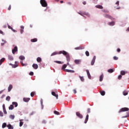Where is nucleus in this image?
<instances>
[{
  "mask_svg": "<svg viewBox=\"0 0 129 129\" xmlns=\"http://www.w3.org/2000/svg\"><path fill=\"white\" fill-rule=\"evenodd\" d=\"M58 54H62L66 56L67 61H70V55H69V53H68V52H66L65 50L60 51L58 52Z\"/></svg>",
  "mask_w": 129,
  "mask_h": 129,
  "instance_id": "nucleus-1",
  "label": "nucleus"
},
{
  "mask_svg": "<svg viewBox=\"0 0 129 129\" xmlns=\"http://www.w3.org/2000/svg\"><path fill=\"white\" fill-rule=\"evenodd\" d=\"M40 4L42 7H43V8H46L48 6L47 2H46L45 0H40Z\"/></svg>",
  "mask_w": 129,
  "mask_h": 129,
  "instance_id": "nucleus-2",
  "label": "nucleus"
},
{
  "mask_svg": "<svg viewBox=\"0 0 129 129\" xmlns=\"http://www.w3.org/2000/svg\"><path fill=\"white\" fill-rule=\"evenodd\" d=\"M128 110H129L128 108H126V107L122 108L119 111V113L122 112H123V111H128Z\"/></svg>",
  "mask_w": 129,
  "mask_h": 129,
  "instance_id": "nucleus-3",
  "label": "nucleus"
},
{
  "mask_svg": "<svg viewBox=\"0 0 129 129\" xmlns=\"http://www.w3.org/2000/svg\"><path fill=\"white\" fill-rule=\"evenodd\" d=\"M76 115L79 118H83V115L81 113H80V112H76Z\"/></svg>",
  "mask_w": 129,
  "mask_h": 129,
  "instance_id": "nucleus-4",
  "label": "nucleus"
},
{
  "mask_svg": "<svg viewBox=\"0 0 129 129\" xmlns=\"http://www.w3.org/2000/svg\"><path fill=\"white\" fill-rule=\"evenodd\" d=\"M96 59V56H94L93 59L92 60L91 62V65H92V66H93V65H94V63H95Z\"/></svg>",
  "mask_w": 129,
  "mask_h": 129,
  "instance_id": "nucleus-5",
  "label": "nucleus"
},
{
  "mask_svg": "<svg viewBox=\"0 0 129 129\" xmlns=\"http://www.w3.org/2000/svg\"><path fill=\"white\" fill-rule=\"evenodd\" d=\"M104 17L106 19H110V20H113V18H112V17L110 16V15H109L108 14H105L104 15Z\"/></svg>",
  "mask_w": 129,
  "mask_h": 129,
  "instance_id": "nucleus-6",
  "label": "nucleus"
},
{
  "mask_svg": "<svg viewBox=\"0 0 129 129\" xmlns=\"http://www.w3.org/2000/svg\"><path fill=\"white\" fill-rule=\"evenodd\" d=\"M51 94L52 95H53V96H55L56 99H58V93H55V92H52Z\"/></svg>",
  "mask_w": 129,
  "mask_h": 129,
  "instance_id": "nucleus-7",
  "label": "nucleus"
},
{
  "mask_svg": "<svg viewBox=\"0 0 129 129\" xmlns=\"http://www.w3.org/2000/svg\"><path fill=\"white\" fill-rule=\"evenodd\" d=\"M75 64L79 65V64L81 63V59H75Z\"/></svg>",
  "mask_w": 129,
  "mask_h": 129,
  "instance_id": "nucleus-8",
  "label": "nucleus"
},
{
  "mask_svg": "<svg viewBox=\"0 0 129 129\" xmlns=\"http://www.w3.org/2000/svg\"><path fill=\"white\" fill-rule=\"evenodd\" d=\"M18 51V47L15 46L14 49H12L13 54H16V52Z\"/></svg>",
  "mask_w": 129,
  "mask_h": 129,
  "instance_id": "nucleus-9",
  "label": "nucleus"
},
{
  "mask_svg": "<svg viewBox=\"0 0 129 129\" xmlns=\"http://www.w3.org/2000/svg\"><path fill=\"white\" fill-rule=\"evenodd\" d=\"M64 72H69L70 73H74L75 71L67 69V70H64Z\"/></svg>",
  "mask_w": 129,
  "mask_h": 129,
  "instance_id": "nucleus-10",
  "label": "nucleus"
},
{
  "mask_svg": "<svg viewBox=\"0 0 129 129\" xmlns=\"http://www.w3.org/2000/svg\"><path fill=\"white\" fill-rule=\"evenodd\" d=\"M87 74L88 75V77L89 79H91V76L90 75V73H89V71L88 70H87L86 71Z\"/></svg>",
  "mask_w": 129,
  "mask_h": 129,
  "instance_id": "nucleus-11",
  "label": "nucleus"
},
{
  "mask_svg": "<svg viewBox=\"0 0 129 129\" xmlns=\"http://www.w3.org/2000/svg\"><path fill=\"white\" fill-rule=\"evenodd\" d=\"M33 68L34 69L37 70V69L38 68V64L37 63H33L32 65Z\"/></svg>",
  "mask_w": 129,
  "mask_h": 129,
  "instance_id": "nucleus-12",
  "label": "nucleus"
},
{
  "mask_svg": "<svg viewBox=\"0 0 129 129\" xmlns=\"http://www.w3.org/2000/svg\"><path fill=\"white\" fill-rule=\"evenodd\" d=\"M30 98H24L23 101L25 102H29V101H30Z\"/></svg>",
  "mask_w": 129,
  "mask_h": 129,
  "instance_id": "nucleus-13",
  "label": "nucleus"
},
{
  "mask_svg": "<svg viewBox=\"0 0 129 129\" xmlns=\"http://www.w3.org/2000/svg\"><path fill=\"white\" fill-rule=\"evenodd\" d=\"M3 111L5 113V114H7V110L6 109V106H5V104L3 105Z\"/></svg>",
  "mask_w": 129,
  "mask_h": 129,
  "instance_id": "nucleus-14",
  "label": "nucleus"
},
{
  "mask_svg": "<svg viewBox=\"0 0 129 129\" xmlns=\"http://www.w3.org/2000/svg\"><path fill=\"white\" fill-rule=\"evenodd\" d=\"M89 117V115L87 114L86 115L85 121H84V123H87V121H88V118Z\"/></svg>",
  "mask_w": 129,
  "mask_h": 129,
  "instance_id": "nucleus-15",
  "label": "nucleus"
},
{
  "mask_svg": "<svg viewBox=\"0 0 129 129\" xmlns=\"http://www.w3.org/2000/svg\"><path fill=\"white\" fill-rule=\"evenodd\" d=\"M75 50H82L83 49H84V47H82V46H79L78 47H76Z\"/></svg>",
  "mask_w": 129,
  "mask_h": 129,
  "instance_id": "nucleus-16",
  "label": "nucleus"
},
{
  "mask_svg": "<svg viewBox=\"0 0 129 129\" xmlns=\"http://www.w3.org/2000/svg\"><path fill=\"white\" fill-rule=\"evenodd\" d=\"M12 89H13V85H10L8 87V92H11V90H12Z\"/></svg>",
  "mask_w": 129,
  "mask_h": 129,
  "instance_id": "nucleus-17",
  "label": "nucleus"
},
{
  "mask_svg": "<svg viewBox=\"0 0 129 129\" xmlns=\"http://www.w3.org/2000/svg\"><path fill=\"white\" fill-rule=\"evenodd\" d=\"M103 77H104L103 74H102L99 78V81H100V82H101V81L103 80Z\"/></svg>",
  "mask_w": 129,
  "mask_h": 129,
  "instance_id": "nucleus-18",
  "label": "nucleus"
},
{
  "mask_svg": "<svg viewBox=\"0 0 129 129\" xmlns=\"http://www.w3.org/2000/svg\"><path fill=\"white\" fill-rule=\"evenodd\" d=\"M95 8H96L97 9H100L101 10H102V9H103V7L101 5H97L95 6Z\"/></svg>",
  "mask_w": 129,
  "mask_h": 129,
  "instance_id": "nucleus-19",
  "label": "nucleus"
},
{
  "mask_svg": "<svg viewBox=\"0 0 129 129\" xmlns=\"http://www.w3.org/2000/svg\"><path fill=\"white\" fill-rule=\"evenodd\" d=\"M36 60H37V62H38V63H41L42 62V58H41V57H38L36 59Z\"/></svg>",
  "mask_w": 129,
  "mask_h": 129,
  "instance_id": "nucleus-20",
  "label": "nucleus"
},
{
  "mask_svg": "<svg viewBox=\"0 0 129 129\" xmlns=\"http://www.w3.org/2000/svg\"><path fill=\"white\" fill-rule=\"evenodd\" d=\"M67 67V65L66 64H63L61 70H63V71L65 72V70H67V69H65Z\"/></svg>",
  "mask_w": 129,
  "mask_h": 129,
  "instance_id": "nucleus-21",
  "label": "nucleus"
},
{
  "mask_svg": "<svg viewBox=\"0 0 129 129\" xmlns=\"http://www.w3.org/2000/svg\"><path fill=\"white\" fill-rule=\"evenodd\" d=\"M7 126L8 127V129H14V127L11 124H9Z\"/></svg>",
  "mask_w": 129,
  "mask_h": 129,
  "instance_id": "nucleus-22",
  "label": "nucleus"
},
{
  "mask_svg": "<svg viewBox=\"0 0 129 129\" xmlns=\"http://www.w3.org/2000/svg\"><path fill=\"white\" fill-rule=\"evenodd\" d=\"M128 94V92H127L126 90H124L123 91V95L125 96L126 95H127Z\"/></svg>",
  "mask_w": 129,
  "mask_h": 129,
  "instance_id": "nucleus-23",
  "label": "nucleus"
},
{
  "mask_svg": "<svg viewBox=\"0 0 129 129\" xmlns=\"http://www.w3.org/2000/svg\"><path fill=\"white\" fill-rule=\"evenodd\" d=\"M100 93L102 96H104V95H105V91H101L100 92Z\"/></svg>",
  "mask_w": 129,
  "mask_h": 129,
  "instance_id": "nucleus-24",
  "label": "nucleus"
},
{
  "mask_svg": "<svg viewBox=\"0 0 129 129\" xmlns=\"http://www.w3.org/2000/svg\"><path fill=\"white\" fill-rule=\"evenodd\" d=\"M12 105H14L15 107H17L18 106V103L16 102H13Z\"/></svg>",
  "mask_w": 129,
  "mask_h": 129,
  "instance_id": "nucleus-25",
  "label": "nucleus"
},
{
  "mask_svg": "<svg viewBox=\"0 0 129 129\" xmlns=\"http://www.w3.org/2000/svg\"><path fill=\"white\" fill-rule=\"evenodd\" d=\"M8 59H9V60H10L11 61H13V60H14V57H13V56L12 55H9Z\"/></svg>",
  "mask_w": 129,
  "mask_h": 129,
  "instance_id": "nucleus-26",
  "label": "nucleus"
},
{
  "mask_svg": "<svg viewBox=\"0 0 129 129\" xmlns=\"http://www.w3.org/2000/svg\"><path fill=\"white\" fill-rule=\"evenodd\" d=\"M2 42H3L1 43V46H4V45H5V44H6V43H7V41H6L4 39L2 40Z\"/></svg>",
  "mask_w": 129,
  "mask_h": 129,
  "instance_id": "nucleus-27",
  "label": "nucleus"
},
{
  "mask_svg": "<svg viewBox=\"0 0 129 129\" xmlns=\"http://www.w3.org/2000/svg\"><path fill=\"white\" fill-rule=\"evenodd\" d=\"M114 71V70H113V69H112L108 70V72L109 73H112Z\"/></svg>",
  "mask_w": 129,
  "mask_h": 129,
  "instance_id": "nucleus-28",
  "label": "nucleus"
},
{
  "mask_svg": "<svg viewBox=\"0 0 129 129\" xmlns=\"http://www.w3.org/2000/svg\"><path fill=\"white\" fill-rule=\"evenodd\" d=\"M13 109H14L13 105H11L9 107V109H10V110H13Z\"/></svg>",
  "mask_w": 129,
  "mask_h": 129,
  "instance_id": "nucleus-29",
  "label": "nucleus"
},
{
  "mask_svg": "<svg viewBox=\"0 0 129 129\" xmlns=\"http://www.w3.org/2000/svg\"><path fill=\"white\" fill-rule=\"evenodd\" d=\"M20 63H21V65L22 66H28V64H27V63H24L23 62V60H21V61H20Z\"/></svg>",
  "mask_w": 129,
  "mask_h": 129,
  "instance_id": "nucleus-30",
  "label": "nucleus"
},
{
  "mask_svg": "<svg viewBox=\"0 0 129 129\" xmlns=\"http://www.w3.org/2000/svg\"><path fill=\"white\" fill-rule=\"evenodd\" d=\"M109 26H114V22H111L108 23Z\"/></svg>",
  "mask_w": 129,
  "mask_h": 129,
  "instance_id": "nucleus-31",
  "label": "nucleus"
},
{
  "mask_svg": "<svg viewBox=\"0 0 129 129\" xmlns=\"http://www.w3.org/2000/svg\"><path fill=\"white\" fill-rule=\"evenodd\" d=\"M9 117L11 119H15V115H10Z\"/></svg>",
  "mask_w": 129,
  "mask_h": 129,
  "instance_id": "nucleus-32",
  "label": "nucleus"
},
{
  "mask_svg": "<svg viewBox=\"0 0 129 129\" xmlns=\"http://www.w3.org/2000/svg\"><path fill=\"white\" fill-rule=\"evenodd\" d=\"M37 41H38V39H37V38L32 39L31 40V42H37Z\"/></svg>",
  "mask_w": 129,
  "mask_h": 129,
  "instance_id": "nucleus-33",
  "label": "nucleus"
},
{
  "mask_svg": "<svg viewBox=\"0 0 129 129\" xmlns=\"http://www.w3.org/2000/svg\"><path fill=\"white\" fill-rule=\"evenodd\" d=\"M19 59L22 60H25V56L21 55V56H19Z\"/></svg>",
  "mask_w": 129,
  "mask_h": 129,
  "instance_id": "nucleus-34",
  "label": "nucleus"
},
{
  "mask_svg": "<svg viewBox=\"0 0 129 129\" xmlns=\"http://www.w3.org/2000/svg\"><path fill=\"white\" fill-rule=\"evenodd\" d=\"M53 112L54 114H56V115H59L60 114V113L56 110H54Z\"/></svg>",
  "mask_w": 129,
  "mask_h": 129,
  "instance_id": "nucleus-35",
  "label": "nucleus"
},
{
  "mask_svg": "<svg viewBox=\"0 0 129 129\" xmlns=\"http://www.w3.org/2000/svg\"><path fill=\"white\" fill-rule=\"evenodd\" d=\"M54 63H57V64H63V62L60 61H54Z\"/></svg>",
  "mask_w": 129,
  "mask_h": 129,
  "instance_id": "nucleus-36",
  "label": "nucleus"
},
{
  "mask_svg": "<svg viewBox=\"0 0 129 129\" xmlns=\"http://www.w3.org/2000/svg\"><path fill=\"white\" fill-rule=\"evenodd\" d=\"M58 54H59V53L57 52H54L51 54V56H55V55H57Z\"/></svg>",
  "mask_w": 129,
  "mask_h": 129,
  "instance_id": "nucleus-37",
  "label": "nucleus"
},
{
  "mask_svg": "<svg viewBox=\"0 0 129 129\" xmlns=\"http://www.w3.org/2000/svg\"><path fill=\"white\" fill-rule=\"evenodd\" d=\"M79 78H80V80L82 81V82H84V78L83 77H82L81 76H79Z\"/></svg>",
  "mask_w": 129,
  "mask_h": 129,
  "instance_id": "nucleus-38",
  "label": "nucleus"
},
{
  "mask_svg": "<svg viewBox=\"0 0 129 129\" xmlns=\"http://www.w3.org/2000/svg\"><path fill=\"white\" fill-rule=\"evenodd\" d=\"M31 97H34L35 95V92H32L30 94Z\"/></svg>",
  "mask_w": 129,
  "mask_h": 129,
  "instance_id": "nucleus-39",
  "label": "nucleus"
},
{
  "mask_svg": "<svg viewBox=\"0 0 129 129\" xmlns=\"http://www.w3.org/2000/svg\"><path fill=\"white\" fill-rule=\"evenodd\" d=\"M6 99L7 101H10V100H11V97L7 96Z\"/></svg>",
  "mask_w": 129,
  "mask_h": 129,
  "instance_id": "nucleus-40",
  "label": "nucleus"
},
{
  "mask_svg": "<svg viewBox=\"0 0 129 129\" xmlns=\"http://www.w3.org/2000/svg\"><path fill=\"white\" fill-rule=\"evenodd\" d=\"M120 74H121V75H125V72H124L123 71H121L120 72Z\"/></svg>",
  "mask_w": 129,
  "mask_h": 129,
  "instance_id": "nucleus-41",
  "label": "nucleus"
},
{
  "mask_svg": "<svg viewBox=\"0 0 129 129\" xmlns=\"http://www.w3.org/2000/svg\"><path fill=\"white\" fill-rule=\"evenodd\" d=\"M7 126V123H4L2 125V127L3 128H5Z\"/></svg>",
  "mask_w": 129,
  "mask_h": 129,
  "instance_id": "nucleus-42",
  "label": "nucleus"
},
{
  "mask_svg": "<svg viewBox=\"0 0 129 129\" xmlns=\"http://www.w3.org/2000/svg\"><path fill=\"white\" fill-rule=\"evenodd\" d=\"M8 28H9V29H10V30H12V31H13V32H16V30L13 29L12 27L11 26L8 25Z\"/></svg>",
  "mask_w": 129,
  "mask_h": 129,
  "instance_id": "nucleus-43",
  "label": "nucleus"
},
{
  "mask_svg": "<svg viewBox=\"0 0 129 129\" xmlns=\"http://www.w3.org/2000/svg\"><path fill=\"white\" fill-rule=\"evenodd\" d=\"M5 58H2L1 60H0V62H1V64L3 63V62L5 61Z\"/></svg>",
  "mask_w": 129,
  "mask_h": 129,
  "instance_id": "nucleus-44",
  "label": "nucleus"
},
{
  "mask_svg": "<svg viewBox=\"0 0 129 129\" xmlns=\"http://www.w3.org/2000/svg\"><path fill=\"white\" fill-rule=\"evenodd\" d=\"M85 54L87 57L89 56V52L88 51H86Z\"/></svg>",
  "mask_w": 129,
  "mask_h": 129,
  "instance_id": "nucleus-45",
  "label": "nucleus"
},
{
  "mask_svg": "<svg viewBox=\"0 0 129 129\" xmlns=\"http://www.w3.org/2000/svg\"><path fill=\"white\" fill-rule=\"evenodd\" d=\"M23 124H24V122L23 121H20V126H22Z\"/></svg>",
  "mask_w": 129,
  "mask_h": 129,
  "instance_id": "nucleus-46",
  "label": "nucleus"
},
{
  "mask_svg": "<svg viewBox=\"0 0 129 129\" xmlns=\"http://www.w3.org/2000/svg\"><path fill=\"white\" fill-rule=\"evenodd\" d=\"M0 116H4V113H3V112H2V111H0Z\"/></svg>",
  "mask_w": 129,
  "mask_h": 129,
  "instance_id": "nucleus-47",
  "label": "nucleus"
},
{
  "mask_svg": "<svg viewBox=\"0 0 129 129\" xmlns=\"http://www.w3.org/2000/svg\"><path fill=\"white\" fill-rule=\"evenodd\" d=\"M29 75H30L31 76H33V75H34V73L33 72H30L29 73Z\"/></svg>",
  "mask_w": 129,
  "mask_h": 129,
  "instance_id": "nucleus-48",
  "label": "nucleus"
},
{
  "mask_svg": "<svg viewBox=\"0 0 129 129\" xmlns=\"http://www.w3.org/2000/svg\"><path fill=\"white\" fill-rule=\"evenodd\" d=\"M113 59L114 60H118V57H117V56H115L113 57Z\"/></svg>",
  "mask_w": 129,
  "mask_h": 129,
  "instance_id": "nucleus-49",
  "label": "nucleus"
},
{
  "mask_svg": "<svg viewBox=\"0 0 129 129\" xmlns=\"http://www.w3.org/2000/svg\"><path fill=\"white\" fill-rule=\"evenodd\" d=\"M122 78V76H121V75H119V76H118V79L119 80H120V79H121Z\"/></svg>",
  "mask_w": 129,
  "mask_h": 129,
  "instance_id": "nucleus-50",
  "label": "nucleus"
},
{
  "mask_svg": "<svg viewBox=\"0 0 129 129\" xmlns=\"http://www.w3.org/2000/svg\"><path fill=\"white\" fill-rule=\"evenodd\" d=\"M20 32H21V34H23V33H24V29H21Z\"/></svg>",
  "mask_w": 129,
  "mask_h": 129,
  "instance_id": "nucleus-51",
  "label": "nucleus"
},
{
  "mask_svg": "<svg viewBox=\"0 0 129 129\" xmlns=\"http://www.w3.org/2000/svg\"><path fill=\"white\" fill-rule=\"evenodd\" d=\"M11 9H12V6L10 5L8 8V11H11Z\"/></svg>",
  "mask_w": 129,
  "mask_h": 129,
  "instance_id": "nucleus-52",
  "label": "nucleus"
},
{
  "mask_svg": "<svg viewBox=\"0 0 129 129\" xmlns=\"http://www.w3.org/2000/svg\"><path fill=\"white\" fill-rule=\"evenodd\" d=\"M87 113H90V108L87 109Z\"/></svg>",
  "mask_w": 129,
  "mask_h": 129,
  "instance_id": "nucleus-53",
  "label": "nucleus"
},
{
  "mask_svg": "<svg viewBox=\"0 0 129 129\" xmlns=\"http://www.w3.org/2000/svg\"><path fill=\"white\" fill-rule=\"evenodd\" d=\"M116 5H117V6H119V1H117V2L116 3Z\"/></svg>",
  "mask_w": 129,
  "mask_h": 129,
  "instance_id": "nucleus-54",
  "label": "nucleus"
},
{
  "mask_svg": "<svg viewBox=\"0 0 129 129\" xmlns=\"http://www.w3.org/2000/svg\"><path fill=\"white\" fill-rule=\"evenodd\" d=\"M73 92H74V93H75V94H76V93H77L76 90L74 89V90H73Z\"/></svg>",
  "mask_w": 129,
  "mask_h": 129,
  "instance_id": "nucleus-55",
  "label": "nucleus"
},
{
  "mask_svg": "<svg viewBox=\"0 0 129 129\" xmlns=\"http://www.w3.org/2000/svg\"><path fill=\"white\" fill-rule=\"evenodd\" d=\"M0 34H2V35H4V32H3V31H2L1 30H0Z\"/></svg>",
  "mask_w": 129,
  "mask_h": 129,
  "instance_id": "nucleus-56",
  "label": "nucleus"
},
{
  "mask_svg": "<svg viewBox=\"0 0 129 129\" xmlns=\"http://www.w3.org/2000/svg\"><path fill=\"white\" fill-rule=\"evenodd\" d=\"M117 52H118V53H119V52H120V49L119 48H117Z\"/></svg>",
  "mask_w": 129,
  "mask_h": 129,
  "instance_id": "nucleus-57",
  "label": "nucleus"
},
{
  "mask_svg": "<svg viewBox=\"0 0 129 129\" xmlns=\"http://www.w3.org/2000/svg\"><path fill=\"white\" fill-rule=\"evenodd\" d=\"M83 5H86V2H83Z\"/></svg>",
  "mask_w": 129,
  "mask_h": 129,
  "instance_id": "nucleus-58",
  "label": "nucleus"
},
{
  "mask_svg": "<svg viewBox=\"0 0 129 129\" xmlns=\"http://www.w3.org/2000/svg\"><path fill=\"white\" fill-rule=\"evenodd\" d=\"M21 29H24V26H21Z\"/></svg>",
  "mask_w": 129,
  "mask_h": 129,
  "instance_id": "nucleus-59",
  "label": "nucleus"
},
{
  "mask_svg": "<svg viewBox=\"0 0 129 129\" xmlns=\"http://www.w3.org/2000/svg\"><path fill=\"white\" fill-rule=\"evenodd\" d=\"M128 116H129V113H128V115L125 116L124 117H128Z\"/></svg>",
  "mask_w": 129,
  "mask_h": 129,
  "instance_id": "nucleus-60",
  "label": "nucleus"
},
{
  "mask_svg": "<svg viewBox=\"0 0 129 129\" xmlns=\"http://www.w3.org/2000/svg\"><path fill=\"white\" fill-rule=\"evenodd\" d=\"M68 5H71V3L68 2Z\"/></svg>",
  "mask_w": 129,
  "mask_h": 129,
  "instance_id": "nucleus-61",
  "label": "nucleus"
},
{
  "mask_svg": "<svg viewBox=\"0 0 129 129\" xmlns=\"http://www.w3.org/2000/svg\"><path fill=\"white\" fill-rule=\"evenodd\" d=\"M18 63H19V62L18 61H15V64H18Z\"/></svg>",
  "mask_w": 129,
  "mask_h": 129,
  "instance_id": "nucleus-62",
  "label": "nucleus"
},
{
  "mask_svg": "<svg viewBox=\"0 0 129 129\" xmlns=\"http://www.w3.org/2000/svg\"><path fill=\"white\" fill-rule=\"evenodd\" d=\"M126 31H128V32H129V27L127 29Z\"/></svg>",
  "mask_w": 129,
  "mask_h": 129,
  "instance_id": "nucleus-63",
  "label": "nucleus"
},
{
  "mask_svg": "<svg viewBox=\"0 0 129 129\" xmlns=\"http://www.w3.org/2000/svg\"><path fill=\"white\" fill-rule=\"evenodd\" d=\"M4 28H7V25L4 26Z\"/></svg>",
  "mask_w": 129,
  "mask_h": 129,
  "instance_id": "nucleus-64",
  "label": "nucleus"
}]
</instances>
